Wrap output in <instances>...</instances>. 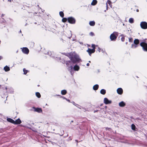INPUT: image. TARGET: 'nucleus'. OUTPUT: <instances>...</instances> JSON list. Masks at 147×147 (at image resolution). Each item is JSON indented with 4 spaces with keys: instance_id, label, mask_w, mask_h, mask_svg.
<instances>
[{
    "instance_id": "obj_1",
    "label": "nucleus",
    "mask_w": 147,
    "mask_h": 147,
    "mask_svg": "<svg viewBox=\"0 0 147 147\" xmlns=\"http://www.w3.org/2000/svg\"><path fill=\"white\" fill-rule=\"evenodd\" d=\"M74 55L72 57H70V59L74 63H75L77 61H79L80 59L79 58V57L75 53Z\"/></svg>"
},
{
    "instance_id": "obj_2",
    "label": "nucleus",
    "mask_w": 147,
    "mask_h": 147,
    "mask_svg": "<svg viewBox=\"0 0 147 147\" xmlns=\"http://www.w3.org/2000/svg\"><path fill=\"white\" fill-rule=\"evenodd\" d=\"M117 36V33L116 32H114L110 35V38L112 40H114L116 39Z\"/></svg>"
},
{
    "instance_id": "obj_3",
    "label": "nucleus",
    "mask_w": 147,
    "mask_h": 147,
    "mask_svg": "<svg viewBox=\"0 0 147 147\" xmlns=\"http://www.w3.org/2000/svg\"><path fill=\"white\" fill-rule=\"evenodd\" d=\"M140 26L142 28L146 29L147 28V23L145 22H142L140 23Z\"/></svg>"
},
{
    "instance_id": "obj_4",
    "label": "nucleus",
    "mask_w": 147,
    "mask_h": 147,
    "mask_svg": "<svg viewBox=\"0 0 147 147\" xmlns=\"http://www.w3.org/2000/svg\"><path fill=\"white\" fill-rule=\"evenodd\" d=\"M140 45L143 47L144 50L147 51V44L144 42H142L140 43Z\"/></svg>"
},
{
    "instance_id": "obj_5",
    "label": "nucleus",
    "mask_w": 147,
    "mask_h": 147,
    "mask_svg": "<svg viewBox=\"0 0 147 147\" xmlns=\"http://www.w3.org/2000/svg\"><path fill=\"white\" fill-rule=\"evenodd\" d=\"M68 22L71 24H74L75 23V19L71 17H70L68 18Z\"/></svg>"
},
{
    "instance_id": "obj_6",
    "label": "nucleus",
    "mask_w": 147,
    "mask_h": 147,
    "mask_svg": "<svg viewBox=\"0 0 147 147\" xmlns=\"http://www.w3.org/2000/svg\"><path fill=\"white\" fill-rule=\"evenodd\" d=\"M104 103L106 104H110L111 103V101L109 100L107 98H105L104 100Z\"/></svg>"
},
{
    "instance_id": "obj_7",
    "label": "nucleus",
    "mask_w": 147,
    "mask_h": 147,
    "mask_svg": "<svg viewBox=\"0 0 147 147\" xmlns=\"http://www.w3.org/2000/svg\"><path fill=\"white\" fill-rule=\"evenodd\" d=\"M87 51L88 52L89 54L90 55L91 53H94L95 52V50L94 49H88Z\"/></svg>"
},
{
    "instance_id": "obj_8",
    "label": "nucleus",
    "mask_w": 147,
    "mask_h": 147,
    "mask_svg": "<svg viewBox=\"0 0 147 147\" xmlns=\"http://www.w3.org/2000/svg\"><path fill=\"white\" fill-rule=\"evenodd\" d=\"M22 51L24 53L28 54L29 51L27 48H24L22 49Z\"/></svg>"
},
{
    "instance_id": "obj_9",
    "label": "nucleus",
    "mask_w": 147,
    "mask_h": 147,
    "mask_svg": "<svg viewBox=\"0 0 147 147\" xmlns=\"http://www.w3.org/2000/svg\"><path fill=\"white\" fill-rule=\"evenodd\" d=\"M21 123V121L20 119H18L15 121H14V124H20Z\"/></svg>"
},
{
    "instance_id": "obj_10",
    "label": "nucleus",
    "mask_w": 147,
    "mask_h": 147,
    "mask_svg": "<svg viewBox=\"0 0 147 147\" xmlns=\"http://www.w3.org/2000/svg\"><path fill=\"white\" fill-rule=\"evenodd\" d=\"M123 90L121 88H118L117 90V93L119 94H122L123 93Z\"/></svg>"
},
{
    "instance_id": "obj_11",
    "label": "nucleus",
    "mask_w": 147,
    "mask_h": 147,
    "mask_svg": "<svg viewBox=\"0 0 147 147\" xmlns=\"http://www.w3.org/2000/svg\"><path fill=\"white\" fill-rule=\"evenodd\" d=\"M7 120L8 122L12 123L13 124H14V120L11 118H7Z\"/></svg>"
},
{
    "instance_id": "obj_12",
    "label": "nucleus",
    "mask_w": 147,
    "mask_h": 147,
    "mask_svg": "<svg viewBox=\"0 0 147 147\" xmlns=\"http://www.w3.org/2000/svg\"><path fill=\"white\" fill-rule=\"evenodd\" d=\"M119 105L120 107H123L125 105V103L123 101H122L119 103Z\"/></svg>"
},
{
    "instance_id": "obj_13",
    "label": "nucleus",
    "mask_w": 147,
    "mask_h": 147,
    "mask_svg": "<svg viewBox=\"0 0 147 147\" xmlns=\"http://www.w3.org/2000/svg\"><path fill=\"white\" fill-rule=\"evenodd\" d=\"M4 69L5 71H9L10 70L9 67L7 66H6L4 68Z\"/></svg>"
},
{
    "instance_id": "obj_14",
    "label": "nucleus",
    "mask_w": 147,
    "mask_h": 147,
    "mask_svg": "<svg viewBox=\"0 0 147 147\" xmlns=\"http://www.w3.org/2000/svg\"><path fill=\"white\" fill-rule=\"evenodd\" d=\"M35 111L38 112H41L42 111L41 109L39 108H37L35 110Z\"/></svg>"
},
{
    "instance_id": "obj_15",
    "label": "nucleus",
    "mask_w": 147,
    "mask_h": 147,
    "mask_svg": "<svg viewBox=\"0 0 147 147\" xmlns=\"http://www.w3.org/2000/svg\"><path fill=\"white\" fill-rule=\"evenodd\" d=\"M98 85H95L93 86V89L94 90H96L98 89Z\"/></svg>"
},
{
    "instance_id": "obj_16",
    "label": "nucleus",
    "mask_w": 147,
    "mask_h": 147,
    "mask_svg": "<svg viewBox=\"0 0 147 147\" xmlns=\"http://www.w3.org/2000/svg\"><path fill=\"white\" fill-rule=\"evenodd\" d=\"M79 67L78 65H76L74 67V69L75 70L78 71L79 70Z\"/></svg>"
},
{
    "instance_id": "obj_17",
    "label": "nucleus",
    "mask_w": 147,
    "mask_h": 147,
    "mask_svg": "<svg viewBox=\"0 0 147 147\" xmlns=\"http://www.w3.org/2000/svg\"><path fill=\"white\" fill-rule=\"evenodd\" d=\"M100 92L102 94H105L106 93V91L104 89H102L100 90Z\"/></svg>"
},
{
    "instance_id": "obj_18",
    "label": "nucleus",
    "mask_w": 147,
    "mask_h": 147,
    "mask_svg": "<svg viewBox=\"0 0 147 147\" xmlns=\"http://www.w3.org/2000/svg\"><path fill=\"white\" fill-rule=\"evenodd\" d=\"M95 24V22L94 21H91L89 22V24L90 26H94V25Z\"/></svg>"
},
{
    "instance_id": "obj_19",
    "label": "nucleus",
    "mask_w": 147,
    "mask_h": 147,
    "mask_svg": "<svg viewBox=\"0 0 147 147\" xmlns=\"http://www.w3.org/2000/svg\"><path fill=\"white\" fill-rule=\"evenodd\" d=\"M97 1L96 0H93L91 3V5H95L97 3Z\"/></svg>"
},
{
    "instance_id": "obj_20",
    "label": "nucleus",
    "mask_w": 147,
    "mask_h": 147,
    "mask_svg": "<svg viewBox=\"0 0 147 147\" xmlns=\"http://www.w3.org/2000/svg\"><path fill=\"white\" fill-rule=\"evenodd\" d=\"M67 92V91L65 90H63L61 91V94L63 95L65 94Z\"/></svg>"
},
{
    "instance_id": "obj_21",
    "label": "nucleus",
    "mask_w": 147,
    "mask_h": 147,
    "mask_svg": "<svg viewBox=\"0 0 147 147\" xmlns=\"http://www.w3.org/2000/svg\"><path fill=\"white\" fill-rule=\"evenodd\" d=\"M134 42L135 44L137 45L139 43V41L138 39H135L134 41Z\"/></svg>"
},
{
    "instance_id": "obj_22",
    "label": "nucleus",
    "mask_w": 147,
    "mask_h": 147,
    "mask_svg": "<svg viewBox=\"0 0 147 147\" xmlns=\"http://www.w3.org/2000/svg\"><path fill=\"white\" fill-rule=\"evenodd\" d=\"M129 22L131 23H132L133 22H134V19L132 18H130L129 20Z\"/></svg>"
},
{
    "instance_id": "obj_23",
    "label": "nucleus",
    "mask_w": 147,
    "mask_h": 147,
    "mask_svg": "<svg viewBox=\"0 0 147 147\" xmlns=\"http://www.w3.org/2000/svg\"><path fill=\"white\" fill-rule=\"evenodd\" d=\"M131 126L132 129L133 130H135V128H136V127H135V125L134 124H132L131 125Z\"/></svg>"
},
{
    "instance_id": "obj_24",
    "label": "nucleus",
    "mask_w": 147,
    "mask_h": 147,
    "mask_svg": "<svg viewBox=\"0 0 147 147\" xmlns=\"http://www.w3.org/2000/svg\"><path fill=\"white\" fill-rule=\"evenodd\" d=\"M59 14L60 16L62 17H63L64 16V13L62 11L60 12Z\"/></svg>"
},
{
    "instance_id": "obj_25",
    "label": "nucleus",
    "mask_w": 147,
    "mask_h": 147,
    "mask_svg": "<svg viewBox=\"0 0 147 147\" xmlns=\"http://www.w3.org/2000/svg\"><path fill=\"white\" fill-rule=\"evenodd\" d=\"M36 96L38 98H40V95L39 93L36 92Z\"/></svg>"
},
{
    "instance_id": "obj_26",
    "label": "nucleus",
    "mask_w": 147,
    "mask_h": 147,
    "mask_svg": "<svg viewBox=\"0 0 147 147\" xmlns=\"http://www.w3.org/2000/svg\"><path fill=\"white\" fill-rule=\"evenodd\" d=\"M67 19L65 18H63L62 19V21L63 22H65L67 21Z\"/></svg>"
},
{
    "instance_id": "obj_27",
    "label": "nucleus",
    "mask_w": 147,
    "mask_h": 147,
    "mask_svg": "<svg viewBox=\"0 0 147 147\" xmlns=\"http://www.w3.org/2000/svg\"><path fill=\"white\" fill-rule=\"evenodd\" d=\"M23 71H24V74H26L27 73V72H28L27 70H26L25 69H23Z\"/></svg>"
},
{
    "instance_id": "obj_28",
    "label": "nucleus",
    "mask_w": 147,
    "mask_h": 147,
    "mask_svg": "<svg viewBox=\"0 0 147 147\" xmlns=\"http://www.w3.org/2000/svg\"><path fill=\"white\" fill-rule=\"evenodd\" d=\"M95 45H94L92 44V47L93 48V49H94L95 50Z\"/></svg>"
},
{
    "instance_id": "obj_29",
    "label": "nucleus",
    "mask_w": 147,
    "mask_h": 147,
    "mask_svg": "<svg viewBox=\"0 0 147 147\" xmlns=\"http://www.w3.org/2000/svg\"><path fill=\"white\" fill-rule=\"evenodd\" d=\"M90 34L91 36H93L94 35V34L92 32H91L90 33Z\"/></svg>"
},
{
    "instance_id": "obj_30",
    "label": "nucleus",
    "mask_w": 147,
    "mask_h": 147,
    "mask_svg": "<svg viewBox=\"0 0 147 147\" xmlns=\"http://www.w3.org/2000/svg\"><path fill=\"white\" fill-rule=\"evenodd\" d=\"M86 65L87 66H89V63H88Z\"/></svg>"
},
{
    "instance_id": "obj_31",
    "label": "nucleus",
    "mask_w": 147,
    "mask_h": 147,
    "mask_svg": "<svg viewBox=\"0 0 147 147\" xmlns=\"http://www.w3.org/2000/svg\"><path fill=\"white\" fill-rule=\"evenodd\" d=\"M67 100L69 102H70V100Z\"/></svg>"
},
{
    "instance_id": "obj_32",
    "label": "nucleus",
    "mask_w": 147,
    "mask_h": 147,
    "mask_svg": "<svg viewBox=\"0 0 147 147\" xmlns=\"http://www.w3.org/2000/svg\"><path fill=\"white\" fill-rule=\"evenodd\" d=\"M2 57L1 56H0V60L1 59Z\"/></svg>"
},
{
    "instance_id": "obj_33",
    "label": "nucleus",
    "mask_w": 147,
    "mask_h": 147,
    "mask_svg": "<svg viewBox=\"0 0 147 147\" xmlns=\"http://www.w3.org/2000/svg\"><path fill=\"white\" fill-rule=\"evenodd\" d=\"M71 54H72V53H70V55H71Z\"/></svg>"
},
{
    "instance_id": "obj_34",
    "label": "nucleus",
    "mask_w": 147,
    "mask_h": 147,
    "mask_svg": "<svg viewBox=\"0 0 147 147\" xmlns=\"http://www.w3.org/2000/svg\"><path fill=\"white\" fill-rule=\"evenodd\" d=\"M89 62H90V61H89Z\"/></svg>"
},
{
    "instance_id": "obj_35",
    "label": "nucleus",
    "mask_w": 147,
    "mask_h": 147,
    "mask_svg": "<svg viewBox=\"0 0 147 147\" xmlns=\"http://www.w3.org/2000/svg\"><path fill=\"white\" fill-rule=\"evenodd\" d=\"M137 11H138V10H137Z\"/></svg>"
}]
</instances>
